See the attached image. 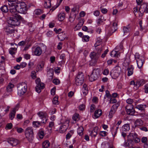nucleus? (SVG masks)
Masks as SVG:
<instances>
[{
	"instance_id": "1",
	"label": "nucleus",
	"mask_w": 148,
	"mask_h": 148,
	"mask_svg": "<svg viewBox=\"0 0 148 148\" xmlns=\"http://www.w3.org/2000/svg\"><path fill=\"white\" fill-rule=\"evenodd\" d=\"M22 19V17L19 14L14 15V16L10 17L8 20V23L14 26H18L20 23V20Z\"/></svg>"
},
{
	"instance_id": "2",
	"label": "nucleus",
	"mask_w": 148,
	"mask_h": 148,
	"mask_svg": "<svg viewBox=\"0 0 148 148\" xmlns=\"http://www.w3.org/2000/svg\"><path fill=\"white\" fill-rule=\"evenodd\" d=\"M16 7L18 12L22 14H25L28 9L27 5L24 2L17 3Z\"/></svg>"
},
{
	"instance_id": "3",
	"label": "nucleus",
	"mask_w": 148,
	"mask_h": 148,
	"mask_svg": "<svg viewBox=\"0 0 148 148\" xmlns=\"http://www.w3.org/2000/svg\"><path fill=\"white\" fill-rule=\"evenodd\" d=\"M25 135L26 138L29 142H31L34 139V133L32 127H27L25 130Z\"/></svg>"
},
{
	"instance_id": "4",
	"label": "nucleus",
	"mask_w": 148,
	"mask_h": 148,
	"mask_svg": "<svg viewBox=\"0 0 148 148\" xmlns=\"http://www.w3.org/2000/svg\"><path fill=\"white\" fill-rule=\"evenodd\" d=\"M100 70L99 69H95L93 70L92 73L89 77L91 82L97 80L100 76Z\"/></svg>"
},
{
	"instance_id": "5",
	"label": "nucleus",
	"mask_w": 148,
	"mask_h": 148,
	"mask_svg": "<svg viewBox=\"0 0 148 148\" xmlns=\"http://www.w3.org/2000/svg\"><path fill=\"white\" fill-rule=\"evenodd\" d=\"M121 71V67L119 66H116L115 67L114 69L111 71L110 74L112 78L116 79L119 77Z\"/></svg>"
},
{
	"instance_id": "6",
	"label": "nucleus",
	"mask_w": 148,
	"mask_h": 148,
	"mask_svg": "<svg viewBox=\"0 0 148 148\" xmlns=\"http://www.w3.org/2000/svg\"><path fill=\"white\" fill-rule=\"evenodd\" d=\"M84 79V74L82 72H79L75 78V84L77 86H81L83 82Z\"/></svg>"
},
{
	"instance_id": "7",
	"label": "nucleus",
	"mask_w": 148,
	"mask_h": 148,
	"mask_svg": "<svg viewBox=\"0 0 148 148\" xmlns=\"http://www.w3.org/2000/svg\"><path fill=\"white\" fill-rule=\"evenodd\" d=\"M27 88V85L25 83L19 85L17 87L18 94L20 95H23L26 92Z\"/></svg>"
},
{
	"instance_id": "8",
	"label": "nucleus",
	"mask_w": 148,
	"mask_h": 148,
	"mask_svg": "<svg viewBox=\"0 0 148 148\" xmlns=\"http://www.w3.org/2000/svg\"><path fill=\"white\" fill-rule=\"evenodd\" d=\"M119 105V103H117L112 106L109 113L108 116L109 118H112L113 115L115 113Z\"/></svg>"
},
{
	"instance_id": "9",
	"label": "nucleus",
	"mask_w": 148,
	"mask_h": 148,
	"mask_svg": "<svg viewBox=\"0 0 148 148\" xmlns=\"http://www.w3.org/2000/svg\"><path fill=\"white\" fill-rule=\"evenodd\" d=\"M16 5L17 4L9 5V11L12 14V16H14V15L18 14H17L18 9L17 8Z\"/></svg>"
},
{
	"instance_id": "10",
	"label": "nucleus",
	"mask_w": 148,
	"mask_h": 148,
	"mask_svg": "<svg viewBox=\"0 0 148 148\" xmlns=\"http://www.w3.org/2000/svg\"><path fill=\"white\" fill-rule=\"evenodd\" d=\"M32 51L35 55L36 56H40L41 55L42 52L41 48L39 46L32 48Z\"/></svg>"
},
{
	"instance_id": "11",
	"label": "nucleus",
	"mask_w": 148,
	"mask_h": 148,
	"mask_svg": "<svg viewBox=\"0 0 148 148\" xmlns=\"http://www.w3.org/2000/svg\"><path fill=\"white\" fill-rule=\"evenodd\" d=\"M7 141L13 146H15L18 143V140L13 138H9L8 139Z\"/></svg>"
},
{
	"instance_id": "12",
	"label": "nucleus",
	"mask_w": 148,
	"mask_h": 148,
	"mask_svg": "<svg viewBox=\"0 0 148 148\" xmlns=\"http://www.w3.org/2000/svg\"><path fill=\"white\" fill-rule=\"evenodd\" d=\"M4 30L6 34L8 35L9 34H11L14 32L13 28L9 25L6 26L4 28Z\"/></svg>"
},
{
	"instance_id": "13",
	"label": "nucleus",
	"mask_w": 148,
	"mask_h": 148,
	"mask_svg": "<svg viewBox=\"0 0 148 148\" xmlns=\"http://www.w3.org/2000/svg\"><path fill=\"white\" fill-rule=\"evenodd\" d=\"M44 87V84L42 83H41L37 84L35 87L36 91L38 93H40L41 89H43Z\"/></svg>"
},
{
	"instance_id": "14",
	"label": "nucleus",
	"mask_w": 148,
	"mask_h": 148,
	"mask_svg": "<svg viewBox=\"0 0 148 148\" xmlns=\"http://www.w3.org/2000/svg\"><path fill=\"white\" fill-rule=\"evenodd\" d=\"M47 120L46 119L45 121H42V120L40 121H33V124L34 126L35 127H39L40 125H41V123L45 124L47 122Z\"/></svg>"
},
{
	"instance_id": "15",
	"label": "nucleus",
	"mask_w": 148,
	"mask_h": 148,
	"mask_svg": "<svg viewBox=\"0 0 148 148\" xmlns=\"http://www.w3.org/2000/svg\"><path fill=\"white\" fill-rule=\"evenodd\" d=\"M145 83V80L143 79L137 81L136 82V86H135V89L138 88L139 87L143 86Z\"/></svg>"
},
{
	"instance_id": "16",
	"label": "nucleus",
	"mask_w": 148,
	"mask_h": 148,
	"mask_svg": "<svg viewBox=\"0 0 148 148\" xmlns=\"http://www.w3.org/2000/svg\"><path fill=\"white\" fill-rule=\"evenodd\" d=\"M127 75L128 76H130L132 75L134 72V67L133 65H130L127 68Z\"/></svg>"
},
{
	"instance_id": "17",
	"label": "nucleus",
	"mask_w": 148,
	"mask_h": 148,
	"mask_svg": "<svg viewBox=\"0 0 148 148\" xmlns=\"http://www.w3.org/2000/svg\"><path fill=\"white\" fill-rule=\"evenodd\" d=\"M146 107V105L140 104L136 106L135 108L142 112H144L145 111V108Z\"/></svg>"
},
{
	"instance_id": "18",
	"label": "nucleus",
	"mask_w": 148,
	"mask_h": 148,
	"mask_svg": "<svg viewBox=\"0 0 148 148\" xmlns=\"http://www.w3.org/2000/svg\"><path fill=\"white\" fill-rule=\"evenodd\" d=\"M90 57L91 59L98 60L99 57V54H97L96 52H92L90 53Z\"/></svg>"
},
{
	"instance_id": "19",
	"label": "nucleus",
	"mask_w": 148,
	"mask_h": 148,
	"mask_svg": "<svg viewBox=\"0 0 148 148\" xmlns=\"http://www.w3.org/2000/svg\"><path fill=\"white\" fill-rule=\"evenodd\" d=\"M133 140L129 138L126 143H125V146L126 147H131L133 145Z\"/></svg>"
},
{
	"instance_id": "20",
	"label": "nucleus",
	"mask_w": 148,
	"mask_h": 148,
	"mask_svg": "<svg viewBox=\"0 0 148 148\" xmlns=\"http://www.w3.org/2000/svg\"><path fill=\"white\" fill-rule=\"evenodd\" d=\"M16 107L17 106L16 108H13L9 114L10 118L11 120H12L14 117L16 110Z\"/></svg>"
},
{
	"instance_id": "21",
	"label": "nucleus",
	"mask_w": 148,
	"mask_h": 148,
	"mask_svg": "<svg viewBox=\"0 0 148 148\" xmlns=\"http://www.w3.org/2000/svg\"><path fill=\"white\" fill-rule=\"evenodd\" d=\"M137 66L139 68H140L143 66V60L142 59L138 58L136 59Z\"/></svg>"
},
{
	"instance_id": "22",
	"label": "nucleus",
	"mask_w": 148,
	"mask_h": 148,
	"mask_svg": "<svg viewBox=\"0 0 148 148\" xmlns=\"http://www.w3.org/2000/svg\"><path fill=\"white\" fill-rule=\"evenodd\" d=\"M65 15L64 13L61 12L58 16V18L59 21H62L65 18Z\"/></svg>"
},
{
	"instance_id": "23",
	"label": "nucleus",
	"mask_w": 148,
	"mask_h": 148,
	"mask_svg": "<svg viewBox=\"0 0 148 148\" xmlns=\"http://www.w3.org/2000/svg\"><path fill=\"white\" fill-rule=\"evenodd\" d=\"M98 129V127H96L94 128L90 133L92 137L93 136L95 137L97 135Z\"/></svg>"
},
{
	"instance_id": "24",
	"label": "nucleus",
	"mask_w": 148,
	"mask_h": 148,
	"mask_svg": "<svg viewBox=\"0 0 148 148\" xmlns=\"http://www.w3.org/2000/svg\"><path fill=\"white\" fill-rule=\"evenodd\" d=\"M102 111L101 110H97L95 111L94 113V116L96 118H98L102 114Z\"/></svg>"
},
{
	"instance_id": "25",
	"label": "nucleus",
	"mask_w": 148,
	"mask_h": 148,
	"mask_svg": "<svg viewBox=\"0 0 148 148\" xmlns=\"http://www.w3.org/2000/svg\"><path fill=\"white\" fill-rule=\"evenodd\" d=\"M38 115L41 119V121H44V120L47 119L45 117V115L44 114L43 112H39L37 113Z\"/></svg>"
},
{
	"instance_id": "26",
	"label": "nucleus",
	"mask_w": 148,
	"mask_h": 148,
	"mask_svg": "<svg viewBox=\"0 0 148 148\" xmlns=\"http://www.w3.org/2000/svg\"><path fill=\"white\" fill-rule=\"evenodd\" d=\"M130 129V125L129 124H125L122 127V131L123 132H127V131L129 130Z\"/></svg>"
},
{
	"instance_id": "27",
	"label": "nucleus",
	"mask_w": 148,
	"mask_h": 148,
	"mask_svg": "<svg viewBox=\"0 0 148 148\" xmlns=\"http://www.w3.org/2000/svg\"><path fill=\"white\" fill-rule=\"evenodd\" d=\"M83 93L85 95H86L88 93V90L87 86V85L84 84L83 85Z\"/></svg>"
},
{
	"instance_id": "28",
	"label": "nucleus",
	"mask_w": 148,
	"mask_h": 148,
	"mask_svg": "<svg viewBox=\"0 0 148 148\" xmlns=\"http://www.w3.org/2000/svg\"><path fill=\"white\" fill-rule=\"evenodd\" d=\"M145 6H143V5H141L139 8V11L141 14H143L144 12H145V8L147 7L146 4H145Z\"/></svg>"
},
{
	"instance_id": "29",
	"label": "nucleus",
	"mask_w": 148,
	"mask_h": 148,
	"mask_svg": "<svg viewBox=\"0 0 148 148\" xmlns=\"http://www.w3.org/2000/svg\"><path fill=\"white\" fill-rule=\"evenodd\" d=\"M67 129V127L65 125H62L60 128L59 132L60 133H63L65 132Z\"/></svg>"
},
{
	"instance_id": "30",
	"label": "nucleus",
	"mask_w": 148,
	"mask_h": 148,
	"mask_svg": "<svg viewBox=\"0 0 148 148\" xmlns=\"http://www.w3.org/2000/svg\"><path fill=\"white\" fill-rule=\"evenodd\" d=\"M135 124L136 126V125H142L143 124V122L141 119H137L135 122Z\"/></svg>"
},
{
	"instance_id": "31",
	"label": "nucleus",
	"mask_w": 148,
	"mask_h": 148,
	"mask_svg": "<svg viewBox=\"0 0 148 148\" xmlns=\"http://www.w3.org/2000/svg\"><path fill=\"white\" fill-rule=\"evenodd\" d=\"M13 84L10 83L6 87L7 91L8 92H11L12 91V88L14 87Z\"/></svg>"
},
{
	"instance_id": "32",
	"label": "nucleus",
	"mask_w": 148,
	"mask_h": 148,
	"mask_svg": "<svg viewBox=\"0 0 148 148\" xmlns=\"http://www.w3.org/2000/svg\"><path fill=\"white\" fill-rule=\"evenodd\" d=\"M127 114L128 115H133L135 113V111L134 108L130 109L129 110H125Z\"/></svg>"
},
{
	"instance_id": "33",
	"label": "nucleus",
	"mask_w": 148,
	"mask_h": 148,
	"mask_svg": "<svg viewBox=\"0 0 148 148\" xmlns=\"http://www.w3.org/2000/svg\"><path fill=\"white\" fill-rule=\"evenodd\" d=\"M84 128L82 126L79 127L77 129V132L79 136H82L83 134V132L84 131Z\"/></svg>"
},
{
	"instance_id": "34",
	"label": "nucleus",
	"mask_w": 148,
	"mask_h": 148,
	"mask_svg": "<svg viewBox=\"0 0 148 148\" xmlns=\"http://www.w3.org/2000/svg\"><path fill=\"white\" fill-rule=\"evenodd\" d=\"M18 0H8L7 2L8 4L9 5H13L17 4L16 3Z\"/></svg>"
},
{
	"instance_id": "35",
	"label": "nucleus",
	"mask_w": 148,
	"mask_h": 148,
	"mask_svg": "<svg viewBox=\"0 0 148 148\" xmlns=\"http://www.w3.org/2000/svg\"><path fill=\"white\" fill-rule=\"evenodd\" d=\"M38 136L40 139H42L43 138L44 136V131L42 129H40L39 130Z\"/></svg>"
},
{
	"instance_id": "36",
	"label": "nucleus",
	"mask_w": 148,
	"mask_h": 148,
	"mask_svg": "<svg viewBox=\"0 0 148 148\" xmlns=\"http://www.w3.org/2000/svg\"><path fill=\"white\" fill-rule=\"evenodd\" d=\"M65 34L63 33H60L58 35V38L61 41L64 40L65 38Z\"/></svg>"
},
{
	"instance_id": "37",
	"label": "nucleus",
	"mask_w": 148,
	"mask_h": 148,
	"mask_svg": "<svg viewBox=\"0 0 148 148\" xmlns=\"http://www.w3.org/2000/svg\"><path fill=\"white\" fill-rule=\"evenodd\" d=\"M42 147L44 148H48L50 146V143L49 141L46 140L42 144Z\"/></svg>"
},
{
	"instance_id": "38",
	"label": "nucleus",
	"mask_w": 148,
	"mask_h": 148,
	"mask_svg": "<svg viewBox=\"0 0 148 148\" xmlns=\"http://www.w3.org/2000/svg\"><path fill=\"white\" fill-rule=\"evenodd\" d=\"M1 10L4 13H6L8 11V7L6 5H5L1 7Z\"/></svg>"
},
{
	"instance_id": "39",
	"label": "nucleus",
	"mask_w": 148,
	"mask_h": 148,
	"mask_svg": "<svg viewBox=\"0 0 148 148\" xmlns=\"http://www.w3.org/2000/svg\"><path fill=\"white\" fill-rule=\"evenodd\" d=\"M97 52H96L97 54H99V56H100L101 53L103 50L102 47L101 46H99V47L96 48Z\"/></svg>"
},
{
	"instance_id": "40",
	"label": "nucleus",
	"mask_w": 148,
	"mask_h": 148,
	"mask_svg": "<svg viewBox=\"0 0 148 148\" xmlns=\"http://www.w3.org/2000/svg\"><path fill=\"white\" fill-rule=\"evenodd\" d=\"M137 135L135 133H131L128 136V138L130 137V139H134L135 138L137 137Z\"/></svg>"
},
{
	"instance_id": "41",
	"label": "nucleus",
	"mask_w": 148,
	"mask_h": 148,
	"mask_svg": "<svg viewBox=\"0 0 148 148\" xmlns=\"http://www.w3.org/2000/svg\"><path fill=\"white\" fill-rule=\"evenodd\" d=\"M79 114H75L73 116V119L75 121H78L79 120Z\"/></svg>"
},
{
	"instance_id": "42",
	"label": "nucleus",
	"mask_w": 148,
	"mask_h": 148,
	"mask_svg": "<svg viewBox=\"0 0 148 148\" xmlns=\"http://www.w3.org/2000/svg\"><path fill=\"white\" fill-rule=\"evenodd\" d=\"M98 60H97L91 59L89 64L91 66L95 65Z\"/></svg>"
},
{
	"instance_id": "43",
	"label": "nucleus",
	"mask_w": 148,
	"mask_h": 148,
	"mask_svg": "<svg viewBox=\"0 0 148 148\" xmlns=\"http://www.w3.org/2000/svg\"><path fill=\"white\" fill-rule=\"evenodd\" d=\"M44 5L46 8H50L51 6V1L49 0L48 1H45Z\"/></svg>"
},
{
	"instance_id": "44",
	"label": "nucleus",
	"mask_w": 148,
	"mask_h": 148,
	"mask_svg": "<svg viewBox=\"0 0 148 148\" xmlns=\"http://www.w3.org/2000/svg\"><path fill=\"white\" fill-rule=\"evenodd\" d=\"M103 18H102V17H100L96 21L97 24L98 25H99L103 22Z\"/></svg>"
},
{
	"instance_id": "45",
	"label": "nucleus",
	"mask_w": 148,
	"mask_h": 148,
	"mask_svg": "<svg viewBox=\"0 0 148 148\" xmlns=\"http://www.w3.org/2000/svg\"><path fill=\"white\" fill-rule=\"evenodd\" d=\"M58 96H55L53 99L52 102L54 104H58Z\"/></svg>"
},
{
	"instance_id": "46",
	"label": "nucleus",
	"mask_w": 148,
	"mask_h": 148,
	"mask_svg": "<svg viewBox=\"0 0 148 148\" xmlns=\"http://www.w3.org/2000/svg\"><path fill=\"white\" fill-rule=\"evenodd\" d=\"M34 12L35 14L37 15H40L43 13L42 10L40 9L36 10Z\"/></svg>"
},
{
	"instance_id": "47",
	"label": "nucleus",
	"mask_w": 148,
	"mask_h": 148,
	"mask_svg": "<svg viewBox=\"0 0 148 148\" xmlns=\"http://www.w3.org/2000/svg\"><path fill=\"white\" fill-rule=\"evenodd\" d=\"M84 23V21L83 20H80L78 23L77 24V25L76 26V27H78L79 28H80L83 25Z\"/></svg>"
},
{
	"instance_id": "48",
	"label": "nucleus",
	"mask_w": 148,
	"mask_h": 148,
	"mask_svg": "<svg viewBox=\"0 0 148 148\" xmlns=\"http://www.w3.org/2000/svg\"><path fill=\"white\" fill-rule=\"evenodd\" d=\"M130 27H129V25L127 27H124L123 29V31L124 34H125L126 33H127L129 32V29Z\"/></svg>"
},
{
	"instance_id": "49",
	"label": "nucleus",
	"mask_w": 148,
	"mask_h": 148,
	"mask_svg": "<svg viewBox=\"0 0 148 148\" xmlns=\"http://www.w3.org/2000/svg\"><path fill=\"white\" fill-rule=\"evenodd\" d=\"M117 24L115 22L113 23L112 26L111 27V29H113V28H114V31L113 32H115L117 30Z\"/></svg>"
},
{
	"instance_id": "50",
	"label": "nucleus",
	"mask_w": 148,
	"mask_h": 148,
	"mask_svg": "<svg viewBox=\"0 0 148 148\" xmlns=\"http://www.w3.org/2000/svg\"><path fill=\"white\" fill-rule=\"evenodd\" d=\"M113 127H112V128L111 130V132H112V133L113 135V137H114L115 136V135H116L117 132V130L119 128V127H116V130L114 131V130L113 129Z\"/></svg>"
},
{
	"instance_id": "51",
	"label": "nucleus",
	"mask_w": 148,
	"mask_h": 148,
	"mask_svg": "<svg viewBox=\"0 0 148 148\" xmlns=\"http://www.w3.org/2000/svg\"><path fill=\"white\" fill-rule=\"evenodd\" d=\"M126 102L128 104L132 105V103L134 102V100L132 99H128L126 100Z\"/></svg>"
},
{
	"instance_id": "52",
	"label": "nucleus",
	"mask_w": 148,
	"mask_h": 148,
	"mask_svg": "<svg viewBox=\"0 0 148 148\" xmlns=\"http://www.w3.org/2000/svg\"><path fill=\"white\" fill-rule=\"evenodd\" d=\"M44 65L43 64L38 65L37 66V69L38 71H41L43 68Z\"/></svg>"
},
{
	"instance_id": "53",
	"label": "nucleus",
	"mask_w": 148,
	"mask_h": 148,
	"mask_svg": "<svg viewBox=\"0 0 148 148\" xmlns=\"http://www.w3.org/2000/svg\"><path fill=\"white\" fill-rule=\"evenodd\" d=\"M90 37L88 36H84L83 37V39L85 42H88L89 40Z\"/></svg>"
},
{
	"instance_id": "54",
	"label": "nucleus",
	"mask_w": 148,
	"mask_h": 148,
	"mask_svg": "<svg viewBox=\"0 0 148 148\" xmlns=\"http://www.w3.org/2000/svg\"><path fill=\"white\" fill-rule=\"evenodd\" d=\"M144 92L146 93H148V83L146 84L144 86Z\"/></svg>"
},
{
	"instance_id": "55",
	"label": "nucleus",
	"mask_w": 148,
	"mask_h": 148,
	"mask_svg": "<svg viewBox=\"0 0 148 148\" xmlns=\"http://www.w3.org/2000/svg\"><path fill=\"white\" fill-rule=\"evenodd\" d=\"M134 106L132 105L128 104L125 107V110H129L130 109L133 108Z\"/></svg>"
},
{
	"instance_id": "56",
	"label": "nucleus",
	"mask_w": 148,
	"mask_h": 148,
	"mask_svg": "<svg viewBox=\"0 0 148 148\" xmlns=\"http://www.w3.org/2000/svg\"><path fill=\"white\" fill-rule=\"evenodd\" d=\"M106 97H107L108 98H110L111 97V95L110 94V92L108 90H106Z\"/></svg>"
},
{
	"instance_id": "57",
	"label": "nucleus",
	"mask_w": 148,
	"mask_h": 148,
	"mask_svg": "<svg viewBox=\"0 0 148 148\" xmlns=\"http://www.w3.org/2000/svg\"><path fill=\"white\" fill-rule=\"evenodd\" d=\"M108 52V49H107L105 51H104L103 53L102 54L101 57V58H104L105 56H106V55L107 53Z\"/></svg>"
},
{
	"instance_id": "58",
	"label": "nucleus",
	"mask_w": 148,
	"mask_h": 148,
	"mask_svg": "<svg viewBox=\"0 0 148 148\" xmlns=\"http://www.w3.org/2000/svg\"><path fill=\"white\" fill-rule=\"evenodd\" d=\"M116 99L115 98H111L110 100V103H113L116 102Z\"/></svg>"
},
{
	"instance_id": "59",
	"label": "nucleus",
	"mask_w": 148,
	"mask_h": 148,
	"mask_svg": "<svg viewBox=\"0 0 148 148\" xmlns=\"http://www.w3.org/2000/svg\"><path fill=\"white\" fill-rule=\"evenodd\" d=\"M31 76L33 79H35L36 77V73L35 71H33L31 72Z\"/></svg>"
},
{
	"instance_id": "60",
	"label": "nucleus",
	"mask_w": 148,
	"mask_h": 148,
	"mask_svg": "<svg viewBox=\"0 0 148 148\" xmlns=\"http://www.w3.org/2000/svg\"><path fill=\"white\" fill-rule=\"evenodd\" d=\"M94 105H92L90 106V112H93L94 110L95 109V106Z\"/></svg>"
},
{
	"instance_id": "61",
	"label": "nucleus",
	"mask_w": 148,
	"mask_h": 148,
	"mask_svg": "<svg viewBox=\"0 0 148 148\" xmlns=\"http://www.w3.org/2000/svg\"><path fill=\"white\" fill-rule=\"evenodd\" d=\"M12 123H9L7 124L6 127V128L8 129H10L12 127Z\"/></svg>"
},
{
	"instance_id": "62",
	"label": "nucleus",
	"mask_w": 148,
	"mask_h": 148,
	"mask_svg": "<svg viewBox=\"0 0 148 148\" xmlns=\"http://www.w3.org/2000/svg\"><path fill=\"white\" fill-rule=\"evenodd\" d=\"M53 82L55 84L57 85L59 84L60 81L58 79H54L53 80Z\"/></svg>"
},
{
	"instance_id": "63",
	"label": "nucleus",
	"mask_w": 148,
	"mask_h": 148,
	"mask_svg": "<svg viewBox=\"0 0 148 148\" xmlns=\"http://www.w3.org/2000/svg\"><path fill=\"white\" fill-rule=\"evenodd\" d=\"M85 106L84 104H82L79 106V109L80 110H84Z\"/></svg>"
},
{
	"instance_id": "64",
	"label": "nucleus",
	"mask_w": 148,
	"mask_h": 148,
	"mask_svg": "<svg viewBox=\"0 0 148 148\" xmlns=\"http://www.w3.org/2000/svg\"><path fill=\"white\" fill-rule=\"evenodd\" d=\"M148 140H147V137H143L141 139V142L143 143H145Z\"/></svg>"
}]
</instances>
